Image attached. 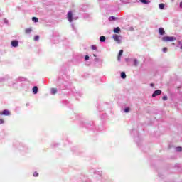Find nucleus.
I'll return each mask as SVG.
<instances>
[{
	"mask_svg": "<svg viewBox=\"0 0 182 182\" xmlns=\"http://www.w3.org/2000/svg\"><path fill=\"white\" fill-rule=\"evenodd\" d=\"M177 38L176 37H170V36H164L162 38V41L164 42H173V41H176Z\"/></svg>",
	"mask_w": 182,
	"mask_h": 182,
	"instance_id": "obj_1",
	"label": "nucleus"
},
{
	"mask_svg": "<svg viewBox=\"0 0 182 182\" xmlns=\"http://www.w3.org/2000/svg\"><path fill=\"white\" fill-rule=\"evenodd\" d=\"M68 21H69L70 22H72L73 21V14L72 13V11H69L68 13Z\"/></svg>",
	"mask_w": 182,
	"mask_h": 182,
	"instance_id": "obj_2",
	"label": "nucleus"
},
{
	"mask_svg": "<svg viewBox=\"0 0 182 182\" xmlns=\"http://www.w3.org/2000/svg\"><path fill=\"white\" fill-rule=\"evenodd\" d=\"M1 116H10L11 112L8 109H4L2 112H0Z\"/></svg>",
	"mask_w": 182,
	"mask_h": 182,
	"instance_id": "obj_3",
	"label": "nucleus"
},
{
	"mask_svg": "<svg viewBox=\"0 0 182 182\" xmlns=\"http://www.w3.org/2000/svg\"><path fill=\"white\" fill-rule=\"evenodd\" d=\"M161 95V90H157L154 92L152 94V97H156V96H160Z\"/></svg>",
	"mask_w": 182,
	"mask_h": 182,
	"instance_id": "obj_4",
	"label": "nucleus"
},
{
	"mask_svg": "<svg viewBox=\"0 0 182 182\" xmlns=\"http://www.w3.org/2000/svg\"><path fill=\"white\" fill-rule=\"evenodd\" d=\"M113 39L115 42H117V43H120V36L115 34L113 36Z\"/></svg>",
	"mask_w": 182,
	"mask_h": 182,
	"instance_id": "obj_5",
	"label": "nucleus"
},
{
	"mask_svg": "<svg viewBox=\"0 0 182 182\" xmlns=\"http://www.w3.org/2000/svg\"><path fill=\"white\" fill-rule=\"evenodd\" d=\"M18 45H19V42H18V41L14 40L11 41V46H13V48H18Z\"/></svg>",
	"mask_w": 182,
	"mask_h": 182,
	"instance_id": "obj_6",
	"label": "nucleus"
},
{
	"mask_svg": "<svg viewBox=\"0 0 182 182\" xmlns=\"http://www.w3.org/2000/svg\"><path fill=\"white\" fill-rule=\"evenodd\" d=\"M159 35H164V33H166V31L163 28H159Z\"/></svg>",
	"mask_w": 182,
	"mask_h": 182,
	"instance_id": "obj_7",
	"label": "nucleus"
},
{
	"mask_svg": "<svg viewBox=\"0 0 182 182\" xmlns=\"http://www.w3.org/2000/svg\"><path fill=\"white\" fill-rule=\"evenodd\" d=\"M100 42H106V37L105 36H102L100 37Z\"/></svg>",
	"mask_w": 182,
	"mask_h": 182,
	"instance_id": "obj_8",
	"label": "nucleus"
},
{
	"mask_svg": "<svg viewBox=\"0 0 182 182\" xmlns=\"http://www.w3.org/2000/svg\"><path fill=\"white\" fill-rule=\"evenodd\" d=\"M51 93H52L53 95H56V93H58V89H56V88H52V89H51Z\"/></svg>",
	"mask_w": 182,
	"mask_h": 182,
	"instance_id": "obj_9",
	"label": "nucleus"
},
{
	"mask_svg": "<svg viewBox=\"0 0 182 182\" xmlns=\"http://www.w3.org/2000/svg\"><path fill=\"white\" fill-rule=\"evenodd\" d=\"M32 32V28H26L25 30V33L27 34V35H29V33H31Z\"/></svg>",
	"mask_w": 182,
	"mask_h": 182,
	"instance_id": "obj_10",
	"label": "nucleus"
},
{
	"mask_svg": "<svg viewBox=\"0 0 182 182\" xmlns=\"http://www.w3.org/2000/svg\"><path fill=\"white\" fill-rule=\"evenodd\" d=\"M33 92L34 95H36V93H38V87H36V86L33 87Z\"/></svg>",
	"mask_w": 182,
	"mask_h": 182,
	"instance_id": "obj_11",
	"label": "nucleus"
},
{
	"mask_svg": "<svg viewBox=\"0 0 182 182\" xmlns=\"http://www.w3.org/2000/svg\"><path fill=\"white\" fill-rule=\"evenodd\" d=\"M140 2H141L142 4H144V5H147V4H149L150 1H147V0H139Z\"/></svg>",
	"mask_w": 182,
	"mask_h": 182,
	"instance_id": "obj_12",
	"label": "nucleus"
},
{
	"mask_svg": "<svg viewBox=\"0 0 182 182\" xmlns=\"http://www.w3.org/2000/svg\"><path fill=\"white\" fill-rule=\"evenodd\" d=\"M123 55V50H121L118 55V60L120 61V57Z\"/></svg>",
	"mask_w": 182,
	"mask_h": 182,
	"instance_id": "obj_13",
	"label": "nucleus"
},
{
	"mask_svg": "<svg viewBox=\"0 0 182 182\" xmlns=\"http://www.w3.org/2000/svg\"><path fill=\"white\" fill-rule=\"evenodd\" d=\"M114 32L115 33H119V32H120V28H119V27L115 28L114 29Z\"/></svg>",
	"mask_w": 182,
	"mask_h": 182,
	"instance_id": "obj_14",
	"label": "nucleus"
},
{
	"mask_svg": "<svg viewBox=\"0 0 182 182\" xmlns=\"http://www.w3.org/2000/svg\"><path fill=\"white\" fill-rule=\"evenodd\" d=\"M121 77H122V79H124L126 77V73L122 72L121 73Z\"/></svg>",
	"mask_w": 182,
	"mask_h": 182,
	"instance_id": "obj_15",
	"label": "nucleus"
},
{
	"mask_svg": "<svg viewBox=\"0 0 182 182\" xmlns=\"http://www.w3.org/2000/svg\"><path fill=\"white\" fill-rule=\"evenodd\" d=\"M159 8L160 9H164V4L161 3L159 4Z\"/></svg>",
	"mask_w": 182,
	"mask_h": 182,
	"instance_id": "obj_16",
	"label": "nucleus"
},
{
	"mask_svg": "<svg viewBox=\"0 0 182 182\" xmlns=\"http://www.w3.org/2000/svg\"><path fill=\"white\" fill-rule=\"evenodd\" d=\"M91 48L92 50H96L97 49V47L96 46V45H92L91 46Z\"/></svg>",
	"mask_w": 182,
	"mask_h": 182,
	"instance_id": "obj_17",
	"label": "nucleus"
},
{
	"mask_svg": "<svg viewBox=\"0 0 182 182\" xmlns=\"http://www.w3.org/2000/svg\"><path fill=\"white\" fill-rule=\"evenodd\" d=\"M32 21H33L34 22H38L39 19H38V18H36V17H33Z\"/></svg>",
	"mask_w": 182,
	"mask_h": 182,
	"instance_id": "obj_18",
	"label": "nucleus"
},
{
	"mask_svg": "<svg viewBox=\"0 0 182 182\" xmlns=\"http://www.w3.org/2000/svg\"><path fill=\"white\" fill-rule=\"evenodd\" d=\"M134 65L135 66H137V65H139V61H137V60L134 59Z\"/></svg>",
	"mask_w": 182,
	"mask_h": 182,
	"instance_id": "obj_19",
	"label": "nucleus"
},
{
	"mask_svg": "<svg viewBox=\"0 0 182 182\" xmlns=\"http://www.w3.org/2000/svg\"><path fill=\"white\" fill-rule=\"evenodd\" d=\"M33 177H38V176H39V173H38V172H34L33 173Z\"/></svg>",
	"mask_w": 182,
	"mask_h": 182,
	"instance_id": "obj_20",
	"label": "nucleus"
},
{
	"mask_svg": "<svg viewBox=\"0 0 182 182\" xmlns=\"http://www.w3.org/2000/svg\"><path fill=\"white\" fill-rule=\"evenodd\" d=\"M124 112H125V113H129V112H130V108H129V107L125 108Z\"/></svg>",
	"mask_w": 182,
	"mask_h": 182,
	"instance_id": "obj_21",
	"label": "nucleus"
},
{
	"mask_svg": "<svg viewBox=\"0 0 182 182\" xmlns=\"http://www.w3.org/2000/svg\"><path fill=\"white\" fill-rule=\"evenodd\" d=\"M176 151H182V148L178 146V147H176Z\"/></svg>",
	"mask_w": 182,
	"mask_h": 182,
	"instance_id": "obj_22",
	"label": "nucleus"
},
{
	"mask_svg": "<svg viewBox=\"0 0 182 182\" xmlns=\"http://www.w3.org/2000/svg\"><path fill=\"white\" fill-rule=\"evenodd\" d=\"M34 41H39V36H36L34 37Z\"/></svg>",
	"mask_w": 182,
	"mask_h": 182,
	"instance_id": "obj_23",
	"label": "nucleus"
},
{
	"mask_svg": "<svg viewBox=\"0 0 182 182\" xmlns=\"http://www.w3.org/2000/svg\"><path fill=\"white\" fill-rule=\"evenodd\" d=\"M167 99H168L167 96H164V97H162V100H167Z\"/></svg>",
	"mask_w": 182,
	"mask_h": 182,
	"instance_id": "obj_24",
	"label": "nucleus"
},
{
	"mask_svg": "<svg viewBox=\"0 0 182 182\" xmlns=\"http://www.w3.org/2000/svg\"><path fill=\"white\" fill-rule=\"evenodd\" d=\"M163 52H164V53L167 52V48H166V47L164 48H163Z\"/></svg>",
	"mask_w": 182,
	"mask_h": 182,
	"instance_id": "obj_25",
	"label": "nucleus"
},
{
	"mask_svg": "<svg viewBox=\"0 0 182 182\" xmlns=\"http://www.w3.org/2000/svg\"><path fill=\"white\" fill-rule=\"evenodd\" d=\"M0 124H4V119H0Z\"/></svg>",
	"mask_w": 182,
	"mask_h": 182,
	"instance_id": "obj_26",
	"label": "nucleus"
},
{
	"mask_svg": "<svg viewBox=\"0 0 182 182\" xmlns=\"http://www.w3.org/2000/svg\"><path fill=\"white\" fill-rule=\"evenodd\" d=\"M4 23H8V20L6 18H4Z\"/></svg>",
	"mask_w": 182,
	"mask_h": 182,
	"instance_id": "obj_27",
	"label": "nucleus"
},
{
	"mask_svg": "<svg viewBox=\"0 0 182 182\" xmlns=\"http://www.w3.org/2000/svg\"><path fill=\"white\" fill-rule=\"evenodd\" d=\"M89 59V55H85V60H87Z\"/></svg>",
	"mask_w": 182,
	"mask_h": 182,
	"instance_id": "obj_28",
	"label": "nucleus"
},
{
	"mask_svg": "<svg viewBox=\"0 0 182 182\" xmlns=\"http://www.w3.org/2000/svg\"><path fill=\"white\" fill-rule=\"evenodd\" d=\"M110 18H111L112 21H114V19H116V18H114V17H113V16L110 17Z\"/></svg>",
	"mask_w": 182,
	"mask_h": 182,
	"instance_id": "obj_29",
	"label": "nucleus"
},
{
	"mask_svg": "<svg viewBox=\"0 0 182 182\" xmlns=\"http://www.w3.org/2000/svg\"><path fill=\"white\" fill-rule=\"evenodd\" d=\"M179 6H180V8H182V1H181V2H180V4H179Z\"/></svg>",
	"mask_w": 182,
	"mask_h": 182,
	"instance_id": "obj_30",
	"label": "nucleus"
},
{
	"mask_svg": "<svg viewBox=\"0 0 182 182\" xmlns=\"http://www.w3.org/2000/svg\"><path fill=\"white\" fill-rule=\"evenodd\" d=\"M93 56H94V58H96L97 55H96V54H94Z\"/></svg>",
	"mask_w": 182,
	"mask_h": 182,
	"instance_id": "obj_31",
	"label": "nucleus"
},
{
	"mask_svg": "<svg viewBox=\"0 0 182 182\" xmlns=\"http://www.w3.org/2000/svg\"><path fill=\"white\" fill-rule=\"evenodd\" d=\"M151 86H154V84H151Z\"/></svg>",
	"mask_w": 182,
	"mask_h": 182,
	"instance_id": "obj_32",
	"label": "nucleus"
},
{
	"mask_svg": "<svg viewBox=\"0 0 182 182\" xmlns=\"http://www.w3.org/2000/svg\"><path fill=\"white\" fill-rule=\"evenodd\" d=\"M181 49H182V46H181Z\"/></svg>",
	"mask_w": 182,
	"mask_h": 182,
	"instance_id": "obj_33",
	"label": "nucleus"
}]
</instances>
